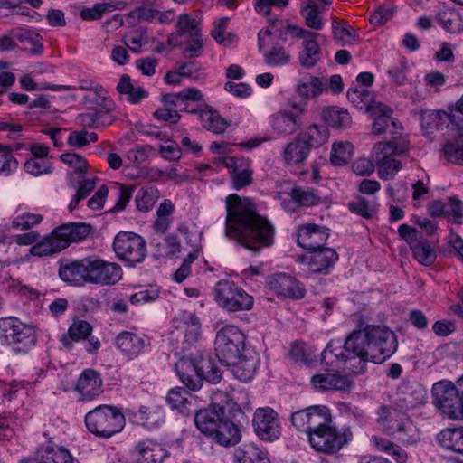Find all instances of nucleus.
<instances>
[{
    "label": "nucleus",
    "instance_id": "obj_34",
    "mask_svg": "<svg viewBox=\"0 0 463 463\" xmlns=\"http://www.w3.org/2000/svg\"><path fill=\"white\" fill-rule=\"evenodd\" d=\"M189 113L197 114L204 128L215 134H222L228 128L227 121L208 106L193 109Z\"/></svg>",
    "mask_w": 463,
    "mask_h": 463
},
{
    "label": "nucleus",
    "instance_id": "obj_24",
    "mask_svg": "<svg viewBox=\"0 0 463 463\" xmlns=\"http://www.w3.org/2000/svg\"><path fill=\"white\" fill-rule=\"evenodd\" d=\"M288 202L284 199L281 203L283 208L288 212H296L299 207H312L318 205L321 202L320 196L313 190L303 187H294L288 194Z\"/></svg>",
    "mask_w": 463,
    "mask_h": 463
},
{
    "label": "nucleus",
    "instance_id": "obj_35",
    "mask_svg": "<svg viewBox=\"0 0 463 463\" xmlns=\"http://www.w3.org/2000/svg\"><path fill=\"white\" fill-rule=\"evenodd\" d=\"M435 18L446 32L457 34L463 33V18L455 9L439 6Z\"/></svg>",
    "mask_w": 463,
    "mask_h": 463
},
{
    "label": "nucleus",
    "instance_id": "obj_43",
    "mask_svg": "<svg viewBox=\"0 0 463 463\" xmlns=\"http://www.w3.org/2000/svg\"><path fill=\"white\" fill-rule=\"evenodd\" d=\"M438 440L444 449L463 454V428L443 430L438 434Z\"/></svg>",
    "mask_w": 463,
    "mask_h": 463
},
{
    "label": "nucleus",
    "instance_id": "obj_12",
    "mask_svg": "<svg viewBox=\"0 0 463 463\" xmlns=\"http://www.w3.org/2000/svg\"><path fill=\"white\" fill-rule=\"evenodd\" d=\"M290 420L295 429L304 432L308 439L311 433L331 421V413L326 406L314 405L293 412Z\"/></svg>",
    "mask_w": 463,
    "mask_h": 463
},
{
    "label": "nucleus",
    "instance_id": "obj_44",
    "mask_svg": "<svg viewBox=\"0 0 463 463\" xmlns=\"http://www.w3.org/2000/svg\"><path fill=\"white\" fill-rule=\"evenodd\" d=\"M320 59V48L316 37L306 39L302 43V49L298 53L299 64L306 68H313Z\"/></svg>",
    "mask_w": 463,
    "mask_h": 463
},
{
    "label": "nucleus",
    "instance_id": "obj_57",
    "mask_svg": "<svg viewBox=\"0 0 463 463\" xmlns=\"http://www.w3.org/2000/svg\"><path fill=\"white\" fill-rule=\"evenodd\" d=\"M26 173L33 175H41L52 172L53 165L47 159L30 158L24 165Z\"/></svg>",
    "mask_w": 463,
    "mask_h": 463
},
{
    "label": "nucleus",
    "instance_id": "obj_41",
    "mask_svg": "<svg viewBox=\"0 0 463 463\" xmlns=\"http://www.w3.org/2000/svg\"><path fill=\"white\" fill-rule=\"evenodd\" d=\"M329 137L327 126L324 124H314L299 135V138L310 148H317L324 145Z\"/></svg>",
    "mask_w": 463,
    "mask_h": 463
},
{
    "label": "nucleus",
    "instance_id": "obj_49",
    "mask_svg": "<svg viewBox=\"0 0 463 463\" xmlns=\"http://www.w3.org/2000/svg\"><path fill=\"white\" fill-rule=\"evenodd\" d=\"M370 110H372L374 115L372 126L373 132L376 135L384 133L388 127L389 120L391 119L392 109L386 105L377 104Z\"/></svg>",
    "mask_w": 463,
    "mask_h": 463
},
{
    "label": "nucleus",
    "instance_id": "obj_26",
    "mask_svg": "<svg viewBox=\"0 0 463 463\" xmlns=\"http://www.w3.org/2000/svg\"><path fill=\"white\" fill-rule=\"evenodd\" d=\"M175 370L181 382L191 391H197L202 387L194 354L178 359Z\"/></svg>",
    "mask_w": 463,
    "mask_h": 463
},
{
    "label": "nucleus",
    "instance_id": "obj_55",
    "mask_svg": "<svg viewBox=\"0 0 463 463\" xmlns=\"http://www.w3.org/2000/svg\"><path fill=\"white\" fill-rule=\"evenodd\" d=\"M353 146L350 143L334 144L330 155V160L335 165H343L351 158Z\"/></svg>",
    "mask_w": 463,
    "mask_h": 463
},
{
    "label": "nucleus",
    "instance_id": "obj_17",
    "mask_svg": "<svg viewBox=\"0 0 463 463\" xmlns=\"http://www.w3.org/2000/svg\"><path fill=\"white\" fill-rule=\"evenodd\" d=\"M222 164L230 170L232 187L240 190L249 186L253 180V170L243 158L230 156L221 157Z\"/></svg>",
    "mask_w": 463,
    "mask_h": 463
},
{
    "label": "nucleus",
    "instance_id": "obj_42",
    "mask_svg": "<svg viewBox=\"0 0 463 463\" xmlns=\"http://www.w3.org/2000/svg\"><path fill=\"white\" fill-rule=\"evenodd\" d=\"M310 150L307 144L298 137L285 146L282 156L288 165L301 164L307 158Z\"/></svg>",
    "mask_w": 463,
    "mask_h": 463
},
{
    "label": "nucleus",
    "instance_id": "obj_56",
    "mask_svg": "<svg viewBox=\"0 0 463 463\" xmlns=\"http://www.w3.org/2000/svg\"><path fill=\"white\" fill-rule=\"evenodd\" d=\"M348 209L364 219H370L375 213L374 204L370 203L364 197H357L355 200L348 203Z\"/></svg>",
    "mask_w": 463,
    "mask_h": 463
},
{
    "label": "nucleus",
    "instance_id": "obj_51",
    "mask_svg": "<svg viewBox=\"0 0 463 463\" xmlns=\"http://www.w3.org/2000/svg\"><path fill=\"white\" fill-rule=\"evenodd\" d=\"M395 432L399 439L406 444L413 445L420 439V432L417 426L409 419L396 423Z\"/></svg>",
    "mask_w": 463,
    "mask_h": 463
},
{
    "label": "nucleus",
    "instance_id": "obj_1",
    "mask_svg": "<svg viewBox=\"0 0 463 463\" xmlns=\"http://www.w3.org/2000/svg\"><path fill=\"white\" fill-rule=\"evenodd\" d=\"M330 341L321 354L322 364H332L334 357L344 363L357 360L356 364H350L347 368L354 373L364 372L366 363L371 361L381 364L392 355L398 347L394 333L385 326L368 325L363 330H354L345 341L344 345H334Z\"/></svg>",
    "mask_w": 463,
    "mask_h": 463
},
{
    "label": "nucleus",
    "instance_id": "obj_37",
    "mask_svg": "<svg viewBox=\"0 0 463 463\" xmlns=\"http://www.w3.org/2000/svg\"><path fill=\"white\" fill-rule=\"evenodd\" d=\"M325 11V5H319L314 0L301 3L300 13L304 17L305 24L314 30L319 31L324 27L325 21L320 15Z\"/></svg>",
    "mask_w": 463,
    "mask_h": 463
},
{
    "label": "nucleus",
    "instance_id": "obj_3",
    "mask_svg": "<svg viewBox=\"0 0 463 463\" xmlns=\"http://www.w3.org/2000/svg\"><path fill=\"white\" fill-rule=\"evenodd\" d=\"M126 419L121 410L112 405H99L85 415V425L90 432L102 439H109L122 431Z\"/></svg>",
    "mask_w": 463,
    "mask_h": 463
},
{
    "label": "nucleus",
    "instance_id": "obj_52",
    "mask_svg": "<svg viewBox=\"0 0 463 463\" xmlns=\"http://www.w3.org/2000/svg\"><path fill=\"white\" fill-rule=\"evenodd\" d=\"M159 198V191L153 186L140 188L135 197L137 208L139 211H150Z\"/></svg>",
    "mask_w": 463,
    "mask_h": 463
},
{
    "label": "nucleus",
    "instance_id": "obj_21",
    "mask_svg": "<svg viewBox=\"0 0 463 463\" xmlns=\"http://www.w3.org/2000/svg\"><path fill=\"white\" fill-rule=\"evenodd\" d=\"M234 364H227L232 367L233 375L241 382H250L253 379L260 366V356L254 349H248Z\"/></svg>",
    "mask_w": 463,
    "mask_h": 463
},
{
    "label": "nucleus",
    "instance_id": "obj_61",
    "mask_svg": "<svg viewBox=\"0 0 463 463\" xmlns=\"http://www.w3.org/2000/svg\"><path fill=\"white\" fill-rule=\"evenodd\" d=\"M347 98L352 103L359 108L365 106L368 109H371L375 106L369 104L371 99L370 94L366 90H359L358 89H350L347 91Z\"/></svg>",
    "mask_w": 463,
    "mask_h": 463
},
{
    "label": "nucleus",
    "instance_id": "obj_7",
    "mask_svg": "<svg viewBox=\"0 0 463 463\" xmlns=\"http://www.w3.org/2000/svg\"><path fill=\"white\" fill-rule=\"evenodd\" d=\"M214 300L230 313L249 311L253 307V297L233 281L222 279L213 288Z\"/></svg>",
    "mask_w": 463,
    "mask_h": 463
},
{
    "label": "nucleus",
    "instance_id": "obj_64",
    "mask_svg": "<svg viewBox=\"0 0 463 463\" xmlns=\"http://www.w3.org/2000/svg\"><path fill=\"white\" fill-rule=\"evenodd\" d=\"M109 189L107 185H100L94 194L88 200L87 206L92 211L101 210L108 197Z\"/></svg>",
    "mask_w": 463,
    "mask_h": 463
},
{
    "label": "nucleus",
    "instance_id": "obj_2",
    "mask_svg": "<svg viewBox=\"0 0 463 463\" xmlns=\"http://www.w3.org/2000/svg\"><path fill=\"white\" fill-rule=\"evenodd\" d=\"M225 206L227 239L254 252L274 243V225L257 212V205L251 199L232 194L226 197Z\"/></svg>",
    "mask_w": 463,
    "mask_h": 463
},
{
    "label": "nucleus",
    "instance_id": "obj_63",
    "mask_svg": "<svg viewBox=\"0 0 463 463\" xmlns=\"http://www.w3.org/2000/svg\"><path fill=\"white\" fill-rule=\"evenodd\" d=\"M159 297V290L156 287L141 289L130 297L133 305L155 301Z\"/></svg>",
    "mask_w": 463,
    "mask_h": 463
},
{
    "label": "nucleus",
    "instance_id": "obj_48",
    "mask_svg": "<svg viewBox=\"0 0 463 463\" xmlns=\"http://www.w3.org/2000/svg\"><path fill=\"white\" fill-rule=\"evenodd\" d=\"M142 424L148 429H156L165 422V413L160 406H140L138 410Z\"/></svg>",
    "mask_w": 463,
    "mask_h": 463
},
{
    "label": "nucleus",
    "instance_id": "obj_25",
    "mask_svg": "<svg viewBox=\"0 0 463 463\" xmlns=\"http://www.w3.org/2000/svg\"><path fill=\"white\" fill-rule=\"evenodd\" d=\"M311 383L317 391H350L354 388L353 380L340 373H319L311 378Z\"/></svg>",
    "mask_w": 463,
    "mask_h": 463
},
{
    "label": "nucleus",
    "instance_id": "obj_50",
    "mask_svg": "<svg viewBox=\"0 0 463 463\" xmlns=\"http://www.w3.org/2000/svg\"><path fill=\"white\" fill-rule=\"evenodd\" d=\"M58 251V227L53 228L51 234L45 236L43 241L30 249L33 256H48Z\"/></svg>",
    "mask_w": 463,
    "mask_h": 463
},
{
    "label": "nucleus",
    "instance_id": "obj_5",
    "mask_svg": "<svg viewBox=\"0 0 463 463\" xmlns=\"http://www.w3.org/2000/svg\"><path fill=\"white\" fill-rule=\"evenodd\" d=\"M246 335L235 326H225L215 336L214 350L219 362L224 365L234 364L250 347L246 346Z\"/></svg>",
    "mask_w": 463,
    "mask_h": 463
},
{
    "label": "nucleus",
    "instance_id": "obj_11",
    "mask_svg": "<svg viewBox=\"0 0 463 463\" xmlns=\"http://www.w3.org/2000/svg\"><path fill=\"white\" fill-rule=\"evenodd\" d=\"M85 262L86 284L113 286L122 279V268L116 262L105 260L97 255L86 257Z\"/></svg>",
    "mask_w": 463,
    "mask_h": 463
},
{
    "label": "nucleus",
    "instance_id": "obj_27",
    "mask_svg": "<svg viewBox=\"0 0 463 463\" xmlns=\"http://www.w3.org/2000/svg\"><path fill=\"white\" fill-rule=\"evenodd\" d=\"M338 260L337 252L328 247H324L310 252L307 266L310 272L315 274H328Z\"/></svg>",
    "mask_w": 463,
    "mask_h": 463
},
{
    "label": "nucleus",
    "instance_id": "obj_9",
    "mask_svg": "<svg viewBox=\"0 0 463 463\" xmlns=\"http://www.w3.org/2000/svg\"><path fill=\"white\" fill-rule=\"evenodd\" d=\"M349 428L337 429L332 425V420L309 435L307 439L310 446L317 451L325 454H335L352 439Z\"/></svg>",
    "mask_w": 463,
    "mask_h": 463
},
{
    "label": "nucleus",
    "instance_id": "obj_33",
    "mask_svg": "<svg viewBox=\"0 0 463 463\" xmlns=\"http://www.w3.org/2000/svg\"><path fill=\"white\" fill-rule=\"evenodd\" d=\"M210 437L215 443L222 447H232L241 441V434L239 428L224 417L217 430Z\"/></svg>",
    "mask_w": 463,
    "mask_h": 463
},
{
    "label": "nucleus",
    "instance_id": "obj_30",
    "mask_svg": "<svg viewBox=\"0 0 463 463\" xmlns=\"http://www.w3.org/2000/svg\"><path fill=\"white\" fill-rule=\"evenodd\" d=\"M194 357L202 382L205 380L210 383L216 384L222 380V373L209 353L198 351L194 354Z\"/></svg>",
    "mask_w": 463,
    "mask_h": 463
},
{
    "label": "nucleus",
    "instance_id": "obj_19",
    "mask_svg": "<svg viewBox=\"0 0 463 463\" xmlns=\"http://www.w3.org/2000/svg\"><path fill=\"white\" fill-rule=\"evenodd\" d=\"M133 453L137 463H163L170 455L162 444L149 439L137 441Z\"/></svg>",
    "mask_w": 463,
    "mask_h": 463
},
{
    "label": "nucleus",
    "instance_id": "obj_20",
    "mask_svg": "<svg viewBox=\"0 0 463 463\" xmlns=\"http://www.w3.org/2000/svg\"><path fill=\"white\" fill-rule=\"evenodd\" d=\"M173 321L176 332L184 335V343L192 345L199 341L201 338V322L194 313L181 311Z\"/></svg>",
    "mask_w": 463,
    "mask_h": 463
},
{
    "label": "nucleus",
    "instance_id": "obj_13",
    "mask_svg": "<svg viewBox=\"0 0 463 463\" xmlns=\"http://www.w3.org/2000/svg\"><path fill=\"white\" fill-rule=\"evenodd\" d=\"M251 422L254 432L260 440L273 442L279 439L282 431L279 416L272 408H257Z\"/></svg>",
    "mask_w": 463,
    "mask_h": 463
},
{
    "label": "nucleus",
    "instance_id": "obj_16",
    "mask_svg": "<svg viewBox=\"0 0 463 463\" xmlns=\"http://www.w3.org/2000/svg\"><path fill=\"white\" fill-rule=\"evenodd\" d=\"M224 417V408L219 404L213 403L196 411L194 421L201 433L210 437L217 430L218 425Z\"/></svg>",
    "mask_w": 463,
    "mask_h": 463
},
{
    "label": "nucleus",
    "instance_id": "obj_31",
    "mask_svg": "<svg viewBox=\"0 0 463 463\" xmlns=\"http://www.w3.org/2000/svg\"><path fill=\"white\" fill-rule=\"evenodd\" d=\"M115 345L123 354L133 358L139 355L148 343L144 337L133 332L123 331L116 337Z\"/></svg>",
    "mask_w": 463,
    "mask_h": 463
},
{
    "label": "nucleus",
    "instance_id": "obj_40",
    "mask_svg": "<svg viewBox=\"0 0 463 463\" xmlns=\"http://www.w3.org/2000/svg\"><path fill=\"white\" fill-rule=\"evenodd\" d=\"M288 25L289 23L288 20L270 19L269 25L260 30L258 33L259 51L261 52L262 49H265V47L269 45L267 39L277 33H279L280 39L285 41L284 35L287 34Z\"/></svg>",
    "mask_w": 463,
    "mask_h": 463
},
{
    "label": "nucleus",
    "instance_id": "obj_47",
    "mask_svg": "<svg viewBox=\"0 0 463 463\" xmlns=\"http://www.w3.org/2000/svg\"><path fill=\"white\" fill-rule=\"evenodd\" d=\"M189 392L182 387L171 389L165 398L167 404L173 411L181 414H188L191 402L188 400Z\"/></svg>",
    "mask_w": 463,
    "mask_h": 463
},
{
    "label": "nucleus",
    "instance_id": "obj_39",
    "mask_svg": "<svg viewBox=\"0 0 463 463\" xmlns=\"http://www.w3.org/2000/svg\"><path fill=\"white\" fill-rule=\"evenodd\" d=\"M117 90L126 96V99L131 104H138L148 97V92L141 86H134L128 74L121 75L117 85Z\"/></svg>",
    "mask_w": 463,
    "mask_h": 463
},
{
    "label": "nucleus",
    "instance_id": "obj_46",
    "mask_svg": "<svg viewBox=\"0 0 463 463\" xmlns=\"http://www.w3.org/2000/svg\"><path fill=\"white\" fill-rule=\"evenodd\" d=\"M322 118L329 126L335 128H346L352 123L349 112L338 107L326 108L322 112Z\"/></svg>",
    "mask_w": 463,
    "mask_h": 463
},
{
    "label": "nucleus",
    "instance_id": "obj_62",
    "mask_svg": "<svg viewBox=\"0 0 463 463\" xmlns=\"http://www.w3.org/2000/svg\"><path fill=\"white\" fill-rule=\"evenodd\" d=\"M109 4H95L90 8H83L80 13V16L85 21L98 20L101 18L102 15L109 10Z\"/></svg>",
    "mask_w": 463,
    "mask_h": 463
},
{
    "label": "nucleus",
    "instance_id": "obj_60",
    "mask_svg": "<svg viewBox=\"0 0 463 463\" xmlns=\"http://www.w3.org/2000/svg\"><path fill=\"white\" fill-rule=\"evenodd\" d=\"M43 216L40 214L25 213L16 216L13 222V227L20 230H28L35 224L42 222Z\"/></svg>",
    "mask_w": 463,
    "mask_h": 463
},
{
    "label": "nucleus",
    "instance_id": "obj_32",
    "mask_svg": "<svg viewBox=\"0 0 463 463\" xmlns=\"http://www.w3.org/2000/svg\"><path fill=\"white\" fill-rule=\"evenodd\" d=\"M452 137L443 146V154L449 163L463 165V127L452 125Z\"/></svg>",
    "mask_w": 463,
    "mask_h": 463
},
{
    "label": "nucleus",
    "instance_id": "obj_18",
    "mask_svg": "<svg viewBox=\"0 0 463 463\" xmlns=\"http://www.w3.org/2000/svg\"><path fill=\"white\" fill-rule=\"evenodd\" d=\"M329 237L328 230L314 223L302 225L298 231V244L309 252L324 248Z\"/></svg>",
    "mask_w": 463,
    "mask_h": 463
},
{
    "label": "nucleus",
    "instance_id": "obj_59",
    "mask_svg": "<svg viewBox=\"0 0 463 463\" xmlns=\"http://www.w3.org/2000/svg\"><path fill=\"white\" fill-rule=\"evenodd\" d=\"M99 179L97 177L85 178L81 177L80 181L77 183L75 188H77L75 193V198L77 201H82L86 199L96 188L97 182Z\"/></svg>",
    "mask_w": 463,
    "mask_h": 463
},
{
    "label": "nucleus",
    "instance_id": "obj_8",
    "mask_svg": "<svg viewBox=\"0 0 463 463\" xmlns=\"http://www.w3.org/2000/svg\"><path fill=\"white\" fill-rule=\"evenodd\" d=\"M408 143L401 145L395 142H379L373 148V158L378 168V175L383 180H390L402 169V162L394 157L395 155L404 154L408 150Z\"/></svg>",
    "mask_w": 463,
    "mask_h": 463
},
{
    "label": "nucleus",
    "instance_id": "obj_38",
    "mask_svg": "<svg viewBox=\"0 0 463 463\" xmlns=\"http://www.w3.org/2000/svg\"><path fill=\"white\" fill-rule=\"evenodd\" d=\"M326 89V84L310 74L303 75L295 87V91L301 98L311 99L320 95Z\"/></svg>",
    "mask_w": 463,
    "mask_h": 463
},
{
    "label": "nucleus",
    "instance_id": "obj_28",
    "mask_svg": "<svg viewBox=\"0 0 463 463\" xmlns=\"http://www.w3.org/2000/svg\"><path fill=\"white\" fill-rule=\"evenodd\" d=\"M86 257L81 260H60V279L72 286L86 284Z\"/></svg>",
    "mask_w": 463,
    "mask_h": 463
},
{
    "label": "nucleus",
    "instance_id": "obj_14",
    "mask_svg": "<svg viewBox=\"0 0 463 463\" xmlns=\"http://www.w3.org/2000/svg\"><path fill=\"white\" fill-rule=\"evenodd\" d=\"M267 283L271 291L284 298L301 299L306 294L304 285L295 277L286 273H277L269 277Z\"/></svg>",
    "mask_w": 463,
    "mask_h": 463
},
{
    "label": "nucleus",
    "instance_id": "obj_6",
    "mask_svg": "<svg viewBox=\"0 0 463 463\" xmlns=\"http://www.w3.org/2000/svg\"><path fill=\"white\" fill-rule=\"evenodd\" d=\"M433 403L449 419L463 420V396L459 392L458 380L452 383L439 381L432 386Z\"/></svg>",
    "mask_w": 463,
    "mask_h": 463
},
{
    "label": "nucleus",
    "instance_id": "obj_10",
    "mask_svg": "<svg viewBox=\"0 0 463 463\" xmlns=\"http://www.w3.org/2000/svg\"><path fill=\"white\" fill-rule=\"evenodd\" d=\"M112 247L117 258L129 267L143 262L146 256L145 239L132 232H119Z\"/></svg>",
    "mask_w": 463,
    "mask_h": 463
},
{
    "label": "nucleus",
    "instance_id": "obj_36",
    "mask_svg": "<svg viewBox=\"0 0 463 463\" xmlns=\"http://www.w3.org/2000/svg\"><path fill=\"white\" fill-rule=\"evenodd\" d=\"M92 326L85 320H76L69 327L68 333L63 335L61 341L67 349H72L74 343L87 339L91 335Z\"/></svg>",
    "mask_w": 463,
    "mask_h": 463
},
{
    "label": "nucleus",
    "instance_id": "obj_54",
    "mask_svg": "<svg viewBox=\"0 0 463 463\" xmlns=\"http://www.w3.org/2000/svg\"><path fill=\"white\" fill-rule=\"evenodd\" d=\"M260 52L265 62L270 66H284L291 61V55L282 46H274L270 50L262 49Z\"/></svg>",
    "mask_w": 463,
    "mask_h": 463
},
{
    "label": "nucleus",
    "instance_id": "obj_23",
    "mask_svg": "<svg viewBox=\"0 0 463 463\" xmlns=\"http://www.w3.org/2000/svg\"><path fill=\"white\" fill-rule=\"evenodd\" d=\"M103 381L100 373L94 369H85L79 376L75 390L82 400L90 401L102 392Z\"/></svg>",
    "mask_w": 463,
    "mask_h": 463
},
{
    "label": "nucleus",
    "instance_id": "obj_53",
    "mask_svg": "<svg viewBox=\"0 0 463 463\" xmlns=\"http://www.w3.org/2000/svg\"><path fill=\"white\" fill-rule=\"evenodd\" d=\"M447 118L449 115L444 110H423L420 117L421 128L427 131L439 129Z\"/></svg>",
    "mask_w": 463,
    "mask_h": 463
},
{
    "label": "nucleus",
    "instance_id": "obj_58",
    "mask_svg": "<svg viewBox=\"0 0 463 463\" xmlns=\"http://www.w3.org/2000/svg\"><path fill=\"white\" fill-rule=\"evenodd\" d=\"M177 27L181 35L194 36V33H201L198 29V23L189 14H182L178 17Z\"/></svg>",
    "mask_w": 463,
    "mask_h": 463
},
{
    "label": "nucleus",
    "instance_id": "obj_45",
    "mask_svg": "<svg viewBox=\"0 0 463 463\" xmlns=\"http://www.w3.org/2000/svg\"><path fill=\"white\" fill-rule=\"evenodd\" d=\"M413 257L422 265L430 266L434 263L437 254L430 242L422 235L410 247Z\"/></svg>",
    "mask_w": 463,
    "mask_h": 463
},
{
    "label": "nucleus",
    "instance_id": "obj_15",
    "mask_svg": "<svg viewBox=\"0 0 463 463\" xmlns=\"http://www.w3.org/2000/svg\"><path fill=\"white\" fill-rule=\"evenodd\" d=\"M302 111L296 108L281 109L269 117V124L274 132L286 137L297 132L302 126Z\"/></svg>",
    "mask_w": 463,
    "mask_h": 463
},
{
    "label": "nucleus",
    "instance_id": "obj_29",
    "mask_svg": "<svg viewBox=\"0 0 463 463\" xmlns=\"http://www.w3.org/2000/svg\"><path fill=\"white\" fill-rule=\"evenodd\" d=\"M61 162L67 165L66 169V184L72 188H75L77 183L80 181L81 177H84L87 169L88 163L86 159L74 153H65L60 156Z\"/></svg>",
    "mask_w": 463,
    "mask_h": 463
},
{
    "label": "nucleus",
    "instance_id": "obj_22",
    "mask_svg": "<svg viewBox=\"0 0 463 463\" xmlns=\"http://www.w3.org/2000/svg\"><path fill=\"white\" fill-rule=\"evenodd\" d=\"M93 232L91 224L87 222H66L60 225V251L67 249L71 243L85 241Z\"/></svg>",
    "mask_w": 463,
    "mask_h": 463
},
{
    "label": "nucleus",
    "instance_id": "obj_4",
    "mask_svg": "<svg viewBox=\"0 0 463 463\" xmlns=\"http://www.w3.org/2000/svg\"><path fill=\"white\" fill-rule=\"evenodd\" d=\"M35 328L16 317L0 319V343L17 354L29 352L36 344Z\"/></svg>",
    "mask_w": 463,
    "mask_h": 463
}]
</instances>
